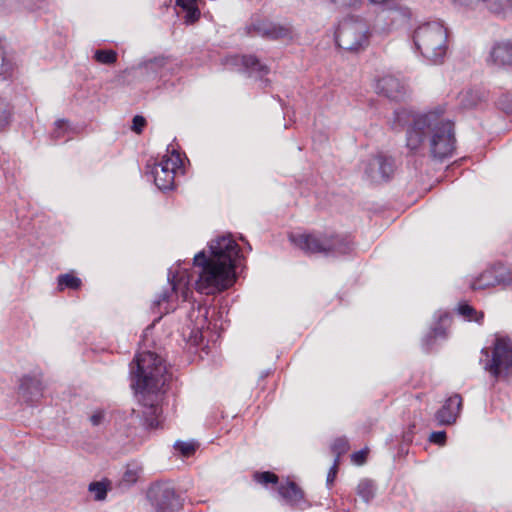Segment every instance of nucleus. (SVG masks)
<instances>
[{
  "mask_svg": "<svg viewBox=\"0 0 512 512\" xmlns=\"http://www.w3.org/2000/svg\"><path fill=\"white\" fill-rule=\"evenodd\" d=\"M209 251V256L203 250L193 258L197 273L194 288L200 294L216 295L235 283L240 247L230 236H221L210 242Z\"/></svg>",
  "mask_w": 512,
  "mask_h": 512,
  "instance_id": "1",
  "label": "nucleus"
},
{
  "mask_svg": "<svg viewBox=\"0 0 512 512\" xmlns=\"http://www.w3.org/2000/svg\"><path fill=\"white\" fill-rule=\"evenodd\" d=\"M444 108L414 117L406 132V146L412 153H420L428 138L429 152L433 159L443 161L455 151L454 124L443 116Z\"/></svg>",
  "mask_w": 512,
  "mask_h": 512,
  "instance_id": "2",
  "label": "nucleus"
},
{
  "mask_svg": "<svg viewBox=\"0 0 512 512\" xmlns=\"http://www.w3.org/2000/svg\"><path fill=\"white\" fill-rule=\"evenodd\" d=\"M159 365L157 352L150 350L138 353L130 364L131 386L143 407V425L149 430L159 426Z\"/></svg>",
  "mask_w": 512,
  "mask_h": 512,
  "instance_id": "3",
  "label": "nucleus"
},
{
  "mask_svg": "<svg viewBox=\"0 0 512 512\" xmlns=\"http://www.w3.org/2000/svg\"><path fill=\"white\" fill-rule=\"evenodd\" d=\"M290 241L307 254L337 257L349 254L353 243L347 236L334 233L291 234Z\"/></svg>",
  "mask_w": 512,
  "mask_h": 512,
  "instance_id": "4",
  "label": "nucleus"
},
{
  "mask_svg": "<svg viewBox=\"0 0 512 512\" xmlns=\"http://www.w3.org/2000/svg\"><path fill=\"white\" fill-rule=\"evenodd\" d=\"M413 41L423 57L441 63L448 50V31L439 21L427 22L414 31Z\"/></svg>",
  "mask_w": 512,
  "mask_h": 512,
  "instance_id": "5",
  "label": "nucleus"
},
{
  "mask_svg": "<svg viewBox=\"0 0 512 512\" xmlns=\"http://www.w3.org/2000/svg\"><path fill=\"white\" fill-rule=\"evenodd\" d=\"M368 24L358 17H347L343 19L336 30L337 45L347 51H359L369 44Z\"/></svg>",
  "mask_w": 512,
  "mask_h": 512,
  "instance_id": "6",
  "label": "nucleus"
},
{
  "mask_svg": "<svg viewBox=\"0 0 512 512\" xmlns=\"http://www.w3.org/2000/svg\"><path fill=\"white\" fill-rule=\"evenodd\" d=\"M191 274L182 268L175 270L170 269L168 272V283L170 285V292L162 294V303L166 302L165 312L169 313L176 309L178 299L181 297L183 301H186L189 295L192 293L190 289L191 285Z\"/></svg>",
  "mask_w": 512,
  "mask_h": 512,
  "instance_id": "7",
  "label": "nucleus"
},
{
  "mask_svg": "<svg viewBox=\"0 0 512 512\" xmlns=\"http://www.w3.org/2000/svg\"><path fill=\"white\" fill-rule=\"evenodd\" d=\"M485 369L495 378L507 376L512 369V340L508 337H497L494 342L492 358Z\"/></svg>",
  "mask_w": 512,
  "mask_h": 512,
  "instance_id": "8",
  "label": "nucleus"
},
{
  "mask_svg": "<svg viewBox=\"0 0 512 512\" xmlns=\"http://www.w3.org/2000/svg\"><path fill=\"white\" fill-rule=\"evenodd\" d=\"M209 307L205 304L193 306L188 314L192 327H189L188 343L191 347H199L203 343V330L208 328Z\"/></svg>",
  "mask_w": 512,
  "mask_h": 512,
  "instance_id": "9",
  "label": "nucleus"
},
{
  "mask_svg": "<svg viewBox=\"0 0 512 512\" xmlns=\"http://www.w3.org/2000/svg\"><path fill=\"white\" fill-rule=\"evenodd\" d=\"M395 163L391 157L378 154L368 160L365 164V175L375 183L390 179L394 173Z\"/></svg>",
  "mask_w": 512,
  "mask_h": 512,
  "instance_id": "10",
  "label": "nucleus"
},
{
  "mask_svg": "<svg viewBox=\"0 0 512 512\" xmlns=\"http://www.w3.org/2000/svg\"><path fill=\"white\" fill-rule=\"evenodd\" d=\"M162 192L174 189V178L178 173H183V158L175 148H167V155L162 156Z\"/></svg>",
  "mask_w": 512,
  "mask_h": 512,
  "instance_id": "11",
  "label": "nucleus"
},
{
  "mask_svg": "<svg viewBox=\"0 0 512 512\" xmlns=\"http://www.w3.org/2000/svg\"><path fill=\"white\" fill-rule=\"evenodd\" d=\"M251 31L270 40L289 39L292 37V27L288 24L275 23L269 20H258L251 24Z\"/></svg>",
  "mask_w": 512,
  "mask_h": 512,
  "instance_id": "12",
  "label": "nucleus"
},
{
  "mask_svg": "<svg viewBox=\"0 0 512 512\" xmlns=\"http://www.w3.org/2000/svg\"><path fill=\"white\" fill-rule=\"evenodd\" d=\"M375 90L392 100H400L406 92L405 84L394 75H385L379 78L375 85Z\"/></svg>",
  "mask_w": 512,
  "mask_h": 512,
  "instance_id": "13",
  "label": "nucleus"
},
{
  "mask_svg": "<svg viewBox=\"0 0 512 512\" xmlns=\"http://www.w3.org/2000/svg\"><path fill=\"white\" fill-rule=\"evenodd\" d=\"M506 283L507 276L505 270L493 267L482 272L477 278L472 279L470 282V288L472 290H484Z\"/></svg>",
  "mask_w": 512,
  "mask_h": 512,
  "instance_id": "14",
  "label": "nucleus"
},
{
  "mask_svg": "<svg viewBox=\"0 0 512 512\" xmlns=\"http://www.w3.org/2000/svg\"><path fill=\"white\" fill-rule=\"evenodd\" d=\"M487 63L498 68L512 67V42L495 43L489 52Z\"/></svg>",
  "mask_w": 512,
  "mask_h": 512,
  "instance_id": "15",
  "label": "nucleus"
},
{
  "mask_svg": "<svg viewBox=\"0 0 512 512\" xmlns=\"http://www.w3.org/2000/svg\"><path fill=\"white\" fill-rule=\"evenodd\" d=\"M462 397L455 394L449 397L443 406L436 412L435 419L440 425L453 424L460 414L462 408Z\"/></svg>",
  "mask_w": 512,
  "mask_h": 512,
  "instance_id": "16",
  "label": "nucleus"
},
{
  "mask_svg": "<svg viewBox=\"0 0 512 512\" xmlns=\"http://www.w3.org/2000/svg\"><path fill=\"white\" fill-rule=\"evenodd\" d=\"M43 384L39 378L25 375L20 380L19 394L30 404H35L43 396Z\"/></svg>",
  "mask_w": 512,
  "mask_h": 512,
  "instance_id": "17",
  "label": "nucleus"
},
{
  "mask_svg": "<svg viewBox=\"0 0 512 512\" xmlns=\"http://www.w3.org/2000/svg\"><path fill=\"white\" fill-rule=\"evenodd\" d=\"M278 493L288 505L298 509H304L306 507L304 493L295 482L287 481L281 483L278 486Z\"/></svg>",
  "mask_w": 512,
  "mask_h": 512,
  "instance_id": "18",
  "label": "nucleus"
},
{
  "mask_svg": "<svg viewBox=\"0 0 512 512\" xmlns=\"http://www.w3.org/2000/svg\"><path fill=\"white\" fill-rule=\"evenodd\" d=\"M183 506V498L173 487H162V512H178Z\"/></svg>",
  "mask_w": 512,
  "mask_h": 512,
  "instance_id": "19",
  "label": "nucleus"
},
{
  "mask_svg": "<svg viewBox=\"0 0 512 512\" xmlns=\"http://www.w3.org/2000/svg\"><path fill=\"white\" fill-rule=\"evenodd\" d=\"M237 61L241 63L244 71L248 73L249 76L262 79L263 76L269 73L268 66L263 64L257 57L253 55L237 57Z\"/></svg>",
  "mask_w": 512,
  "mask_h": 512,
  "instance_id": "20",
  "label": "nucleus"
},
{
  "mask_svg": "<svg viewBox=\"0 0 512 512\" xmlns=\"http://www.w3.org/2000/svg\"><path fill=\"white\" fill-rule=\"evenodd\" d=\"M482 7L495 15L506 16L512 12V0H483Z\"/></svg>",
  "mask_w": 512,
  "mask_h": 512,
  "instance_id": "21",
  "label": "nucleus"
},
{
  "mask_svg": "<svg viewBox=\"0 0 512 512\" xmlns=\"http://www.w3.org/2000/svg\"><path fill=\"white\" fill-rule=\"evenodd\" d=\"M111 481L107 478H104L101 481L91 482L88 486V490L91 493H94V499L96 501H103L107 497V492L110 489Z\"/></svg>",
  "mask_w": 512,
  "mask_h": 512,
  "instance_id": "22",
  "label": "nucleus"
},
{
  "mask_svg": "<svg viewBox=\"0 0 512 512\" xmlns=\"http://www.w3.org/2000/svg\"><path fill=\"white\" fill-rule=\"evenodd\" d=\"M178 6H180L185 12L183 19L184 23L187 25L194 24L200 18V10L196 5V2L188 3V2H176Z\"/></svg>",
  "mask_w": 512,
  "mask_h": 512,
  "instance_id": "23",
  "label": "nucleus"
},
{
  "mask_svg": "<svg viewBox=\"0 0 512 512\" xmlns=\"http://www.w3.org/2000/svg\"><path fill=\"white\" fill-rule=\"evenodd\" d=\"M173 447L175 451L180 454V456L184 458H189L196 453V451L200 447V444L195 440L176 441Z\"/></svg>",
  "mask_w": 512,
  "mask_h": 512,
  "instance_id": "24",
  "label": "nucleus"
},
{
  "mask_svg": "<svg viewBox=\"0 0 512 512\" xmlns=\"http://www.w3.org/2000/svg\"><path fill=\"white\" fill-rule=\"evenodd\" d=\"M140 470L141 469L135 465H128L126 471L118 483V487L121 489H127L134 485L139 478Z\"/></svg>",
  "mask_w": 512,
  "mask_h": 512,
  "instance_id": "25",
  "label": "nucleus"
},
{
  "mask_svg": "<svg viewBox=\"0 0 512 512\" xmlns=\"http://www.w3.org/2000/svg\"><path fill=\"white\" fill-rule=\"evenodd\" d=\"M82 285L80 278L75 276L73 273H65L58 276V288L64 290L66 288L71 290H78Z\"/></svg>",
  "mask_w": 512,
  "mask_h": 512,
  "instance_id": "26",
  "label": "nucleus"
},
{
  "mask_svg": "<svg viewBox=\"0 0 512 512\" xmlns=\"http://www.w3.org/2000/svg\"><path fill=\"white\" fill-rule=\"evenodd\" d=\"M12 114L13 106L6 98L0 96V131L9 125Z\"/></svg>",
  "mask_w": 512,
  "mask_h": 512,
  "instance_id": "27",
  "label": "nucleus"
},
{
  "mask_svg": "<svg viewBox=\"0 0 512 512\" xmlns=\"http://www.w3.org/2000/svg\"><path fill=\"white\" fill-rule=\"evenodd\" d=\"M375 485L371 480H361L357 487L358 495L366 502L369 503L375 496Z\"/></svg>",
  "mask_w": 512,
  "mask_h": 512,
  "instance_id": "28",
  "label": "nucleus"
},
{
  "mask_svg": "<svg viewBox=\"0 0 512 512\" xmlns=\"http://www.w3.org/2000/svg\"><path fill=\"white\" fill-rule=\"evenodd\" d=\"M118 54L112 49H98L94 53V59L101 64L111 65L117 61Z\"/></svg>",
  "mask_w": 512,
  "mask_h": 512,
  "instance_id": "29",
  "label": "nucleus"
},
{
  "mask_svg": "<svg viewBox=\"0 0 512 512\" xmlns=\"http://www.w3.org/2000/svg\"><path fill=\"white\" fill-rule=\"evenodd\" d=\"M253 480L257 482L258 484H261L263 486H268L269 484L276 485L278 484V476L270 471H264V472H255L253 474Z\"/></svg>",
  "mask_w": 512,
  "mask_h": 512,
  "instance_id": "30",
  "label": "nucleus"
},
{
  "mask_svg": "<svg viewBox=\"0 0 512 512\" xmlns=\"http://www.w3.org/2000/svg\"><path fill=\"white\" fill-rule=\"evenodd\" d=\"M157 166V160L150 158L146 163L145 177L147 178V181H152L157 186V188L160 189V186L157 184Z\"/></svg>",
  "mask_w": 512,
  "mask_h": 512,
  "instance_id": "31",
  "label": "nucleus"
},
{
  "mask_svg": "<svg viewBox=\"0 0 512 512\" xmlns=\"http://www.w3.org/2000/svg\"><path fill=\"white\" fill-rule=\"evenodd\" d=\"M13 70V64L12 62L6 58L5 52L0 45V76H2L4 79L9 77Z\"/></svg>",
  "mask_w": 512,
  "mask_h": 512,
  "instance_id": "32",
  "label": "nucleus"
},
{
  "mask_svg": "<svg viewBox=\"0 0 512 512\" xmlns=\"http://www.w3.org/2000/svg\"><path fill=\"white\" fill-rule=\"evenodd\" d=\"M332 452L336 454V458H340L341 455L345 454L349 449V443L348 440L345 437H339L334 440L332 446H331Z\"/></svg>",
  "mask_w": 512,
  "mask_h": 512,
  "instance_id": "33",
  "label": "nucleus"
},
{
  "mask_svg": "<svg viewBox=\"0 0 512 512\" xmlns=\"http://www.w3.org/2000/svg\"><path fill=\"white\" fill-rule=\"evenodd\" d=\"M458 311L462 316H464L469 321L475 320L476 322H480V320L483 318V313L480 314V317H474V315H476L477 312L472 306L468 304L459 305Z\"/></svg>",
  "mask_w": 512,
  "mask_h": 512,
  "instance_id": "34",
  "label": "nucleus"
},
{
  "mask_svg": "<svg viewBox=\"0 0 512 512\" xmlns=\"http://www.w3.org/2000/svg\"><path fill=\"white\" fill-rule=\"evenodd\" d=\"M158 490H159V484L157 482H155L147 491V498L151 501L156 512H160V501L157 498Z\"/></svg>",
  "mask_w": 512,
  "mask_h": 512,
  "instance_id": "35",
  "label": "nucleus"
},
{
  "mask_svg": "<svg viewBox=\"0 0 512 512\" xmlns=\"http://www.w3.org/2000/svg\"><path fill=\"white\" fill-rule=\"evenodd\" d=\"M67 129H68V123L66 120H64V119L57 120L55 122V128L52 132V137L54 139H60L61 137L64 136Z\"/></svg>",
  "mask_w": 512,
  "mask_h": 512,
  "instance_id": "36",
  "label": "nucleus"
},
{
  "mask_svg": "<svg viewBox=\"0 0 512 512\" xmlns=\"http://www.w3.org/2000/svg\"><path fill=\"white\" fill-rule=\"evenodd\" d=\"M146 119L141 115L133 117L131 130L136 134H141L146 126Z\"/></svg>",
  "mask_w": 512,
  "mask_h": 512,
  "instance_id": "37",
  "label": "nucleus"
},
{
  "mask_svg": "<svg viewBox=\"0 0 512 512\" xmlns=\"http://www.w3.org/2000/svg\"><path fill=\"white\" fill-rule=\"evenodd\" d=\"M454 4L476 10L482 7L483 0H452Z\"/></svg>",
  "mask_w": 512,
  "mask_h": 512,
  "instance_id": "38",
  "label": "nucleus"
},
{
  "mask_svg": "<svg viewBox=\"0 0 512 512\" xmlns=\"http://www.w3.org/2000/svg\"><path fill=\"white\" fill-rule=\"evenodd\" d=\"M162 376H161V379H162V395L166 392V390H164V387L166 385H168V387L170 388V383L172 382L173 380V375L172 373L168 372L166 366H164V359L162 358Z\"/></svg>",
  "mask_w": 512,
  "mask_h": 512,
  "instance_id": "39",
  "label": "nucleus"
},
{
  "mask_svg": "<svg viewBox=\"0 0 512 512\" xmlns=\"http://www.w3.org/2000/svg\"><path fill=\"white\" fill-rule=\"evenodd\" d=\"M105 418V411L103 409H97L91 416L90 422L93 426H99L103 423Z\"/></svg>",
  "mask_w": 512,
  "mask_h": 512,
  "instance_id": "40",
  "label": "nucleus"
},
{
  "mask_svg": "<svg viewBox=\"0 0 512 512\" xmlns=\"http://www.w3.org/2000/svg\"><path fill=\"white\" fill-rule=\"evenodd\" d=\"M429 440L432 443L438 444V445H444L446 441V432L445 431H435L432 432Z\"/></svg>",
  "mask_w": 512,
  "mask_h": 512,
  "instance_id": "41",
  "label": "nucleus"
},
{
  "mask_svg": "<svg viewBox=\"0 0 512 512\" xmlns=\"http://www.w3.org/2000/svg\"><path fill=\"white\" fill-rule=\"evenodd\" d=\"M437 337H446V330L441 325L434 327L431 333L426 337L427 344H429L430 340Z\"/></svg>",
  "mask_w": 512,
  "mask_h": 512,
  "instance_id": "42",
  "label": "nucleus"
},
{
  "mask_svg": "<svg viewBox=\"0 0 512 512\" xmlns=\"http://www.w3.org/2000/svg\"><path fill=\"white\" fill-rule=\"evenodd\" d=\"M338 465H339V461H338V459H335L334 463H333L332 467L330 468L328 475H327L326 483H327L328 487H330L333 484V482L336 478V475L338 472Z\"/></svg>",
  "mask_w": 512,
  "mask_h": 512,
  "instance_id": "43",
  "label": "nucleus"
},
{
  "mask_svg": "<svg viewBox=\"0 0 512 512\" xmlns=\"http://www.w3.org/2000/svg\"><path fill=\"white\" fill-rule=\"evenodd\" d=\"M367 454H368V450L367 449H363V450L357 451V452L352 454V456H351L352 461L355 464H357V465H362L366 461Z\"/></svg>",
  "mask_w": 512,
  "mask_h": 512,
  "instance_id": "44",
  "label": "nucleus"
},
{
  "mask_svg": "<svg viewBox=\"0 0 512 512\" xmlns=\"http://www.w3.org/2000/svg\"><path fill=\"white\" fill-rule=\"evenodd\" d=\"M160 320V317L158 318H155L154 321L152 322L151 325H149L145 330H144V333H143V344L144 346L148 347L149 346V335H150V332L151 330L153 329L154 325L156 322H158Z\"/></svg>",
  "mask_w": 512,
  "mask_h": 512,
  "instance_id": "45",
  "label": "nucleus"
},
{
  "mask_svg": "<svg viewBox=\"0 0 512 512\" xmlns=\"http://www.w3.org/2000/svg\"><path fill=\"white\" fill-rule=\"evenodd\" d=\"M176 2H188V3H192V2H197V0H176Z\"/></svg>",
  "mask_w": 512,
  "mask_h": 512,
  "instance_id": "46",
  "label": "nucleus"
},
{
  "mask_svg": "<svg viewBox=\"0 0 512 512\" xmlns=\"http://www.w3.org/2000/svg\"><path fill=\"white\" fill-rule=\"evenodd\" d=\"M153 304L154 306H160V299H155Z\"/></svg>",
  "mask_w": 512,
  "mask_h": 512,
  "instance_id": "47",
  "label": "nucleus"
},
{
  "mask_svg": "<svg viewBox=\"0 0 512 512\" xmlns=\"http://www.w3.org/2000/svg\"><path fill=\"white\" fill-rule=\"evenodd\" d=\"M448 319V316L447 315H444L443 317H441V321H446Z\"/></svg>",
  "mask_w": 512,
  "mask_h": 512,
  "instance_id": "48",
  "label": "nucleus"
},
{
  "mask_svg": "<svg viewBox=\"0 0 512 512\" xmlns=\"http://www.w3.org/2000/svg\"><path fill=\"white\" fill-rule=\"evenodd\" d=\"M475 104H476V102H471V103L467 104L466 106H473Z\"/></svg>",
  "mask_w": 512,
  "mask_h": 512,
  "instance_id": "49",
  "label": "nucleus"
},
{
  "mask_svg": "<svg viewBox=\"0 0 512 512\" xmlns=\"http://www.w3.org/2000/svg\"><path fill=\"white\" fill-rule=\"evenodd\" d=\"M482 352H483V353H485L486 355H488V352H487V350H485V349H482Z\"/></svg>",
  "mask_w": 512,
  "mask_h": 512,
  "instance_id": "50",
  "label": "nucleus"
},
{
  "mask_svg": "<svg viewBox=\"0 0 512 512\" xmlns=\"http://www.w3.org/2000/svg\"><path fill=\"white\" fill-rule=\"evenodd\" d=\"M164 65H165V63L162 61V63H161L162 69L164 68Z\"/></svg>",
  "mask_w": 512,
  "mask_h": 512,
  "instance_id": "51",
  "label": "nucleus"
},
{
  "mask_svg": "<svg viewBox=\"0 0 512 512\" xmlns=\"http://www.w3.org/2000/svg\"><path fill=\"white\" fill-rule=\"evenodd\" d=\"M2 3V0H0V4Z\"/></svg>",
  "mask_w": 512,
  "mask_h": 512,
  "instance_id": "52",
  "label": "nucleus"
}]
</instances>
